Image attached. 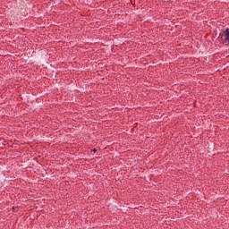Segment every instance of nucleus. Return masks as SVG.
Instances as JSON below:
<instances>
[{"label":"nucleus","mask_w":229,"mask_h":229,"mask_svg":"<svg viewBox=\"0 0 229 229\" xmlns=\"http://www.w3.org/2000/svg\"><path fill=\"white\" fill-rule=\"evenodd\" d=\"M224 33H225V35H224L225 40L226 42H229V31H228V29Z\"/></svg>","instance_id":"f257e3e1"},{"label":"nucleus","mask_w":229,"mask_h":229,"mask_svg":"<svg viewBox=\"0 0 229 229\" xmlns=\"http://www.w3.org/2000/svg\"><path fill=\"white\" fill-rule=\"evenodd\" d=\"M93 151H96V148H94V150Z\"/></svg>","instance_id":"f03ea898"}]
</instances>
